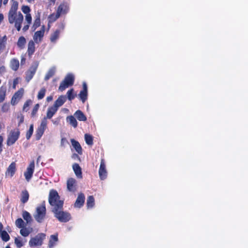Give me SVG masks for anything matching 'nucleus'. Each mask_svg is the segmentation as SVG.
Instances as JSON below:
<instances>
[{"label": "nucleus", "instance_id": "obj_29", "mask_svg": "<svg viewBox=\"0 0 248 248\" xmlns=\"http://www.w3.org/2000/svg\"><path fill=\"white\" fill-rule=\"evenodd\" d=\"M66 120L67 122L74 128H76L78 126V122L76 118L73 116L71 115L67 116Z\"/></svg>", "mask_w": 248, "mask_h": 248}, {"label": "nucleus", "instance_id": "obj_13", "mask_svg": "<svg viewBox=\"0 0 248 248\" xmlns=\"http://www.w3.org/2000/svg\"><path fill=\"white\" fill-rule=\"evenodd\" d=\"M16 171V164L15 162H12L7 168L5 171L6 177H12Z\"/></svg>", "mask_w": 248, "mask_h": 248}, {"label": "nucleus", "instance_id": "obj_23", "mask_svg": "<svg viewBox=\"0 0 248 248\" xmlns=\"http://www.w3.org/2000/svg\"><path fill=\"white\" fill-rule=\"evenodd\" d=\"M66 100V98L65 96L61 95L55 101L53 106L58 109V108L62 106L65 102Z\"/></svg>", "mask_w": 248, "mask_h": 248}, {"label": "nucleus", "instance_id": "obj_63", "mask_svg": "<svg viewBox=\"0 0 248 248\" xmlns=\"http://www.w3.org/2000/svg\"><path fill=\"white\" fill-rule=\"evenodd\" d=\"M2 0H0V8L2 6Z\"/></svg>", "mask_w": 248, "mask_h": 248}, {"label": "nucleus", "instance_id": "obj_45", "mask_svg": "<svg viewBox=\"0 0 248 248\" xmlns=\"http://www.w3.org/2000/svg\"><path fill=\"white\" fill-rule=\"evenodd\" d=\"M32 101L31 99L27 100L23 105V110L27 112L29 110V107Z\"/></svg>", "mask_w": 248, "mask_h": 248}, {"label": "nucleus", "instance_id": "obj_26", "mask_svg": "<svg viewBox=\"0 0 248 248\" xmlns=\"http://www.w3.org/2000/svg\"><path fill=\"white\" fill-rule=\"evenodd\" d=\"M75 115L78 120L80 121H86L87 117L80 110H78L76 111Z\"/></svg>", "mask_w": 248, "mask_h": 248}, {"label": "nucleus", "instance_id": "obj_28", "mask_svg": "<svg viewBox=\"0 0 248 248\" xmlns=\"http://www.w3.org/2000/svg\"><path fill=\"white\" fill-rule=\"evenodd\" d=\"M7 40L6 35L3 36L0 39V54L5 49Z\"/></svg>", "mask_w": 248, "mask_h": 248}, {"label": "nucleus", "instance_id": "obj_48", "mask_svg": "<svg viewBox=\"0 0 248 248\" xmlns=\"http://www.w3.org/2000/svg\"><path fill=\"white\" fill-rule=\"evenodd\" d=\"M15 243L16 247L18 248H21L24 245V243H23L22 241L18 238H15Z\"/></svg>", "mask_w": 248, "mask_h": 248}, {"label": "nucleus", "instance_id": "obj_51", "mask_svg": "<svg viewBox=\"0 0 248 248\" xmlns=\"http://www.w3.org/2000/svg\"><path fill=\"white\" fill-rule=\"evenodd\" d=\"M17 119H19L18 125H20L21 124L24 122V117L22 114H19L17 117Z\"/></svg>", "mask_w": 248, "mask_h": 248}, {"label": "nucleus", "instance_id": "obj_41", "mask_svg": "<svg viewBox=\"0 0 248 248\" xmlns=\"http://www.w3.org/2000/svg\"><path fill=\"white\" fill-rule=\"evenodd\" d=\"M67 98L69 100H72L75 97L76 94L74 93V89H71L67 92Z\"/></svg>", "mask_w": 248, "mask_h": 248}, {"label": "nucleus", "instance_id": "obj_52", "mask_svg": "<svg viewBox=\"0 0 248 248\" xmlns=\"http://www.w3.org/2000/svg\"><path fill=\"white\" fill-rule=\"evenodd\" d=\"M3 141V138L2 136L0 135V154L2 151V143Z\"/></svg>", "mask_w": 248, "mask_h": 248}, {"label": "nucleus", "instance_id": "obj_19", "mask_svg": "<svg viewBox=\"0 0 248 248\" xmlns=\"http://www.w3.org/2000/svg\"><path fill=\"white\" fill-rule=\"evenodd\" d=\"M57 110V108H56L53 105L52 106L49 107L47 110L46 116V117H45L44 118H46V120L47 119H50L53 116V115L56 113Z\"/></svg>", "mask_w": 248, "mask_h": 248}, {"label": "nucleus", "instance_id": "obj_12", "mask_svg": "<svg viewBox=\"0 0 248 248\" xmlns=\"http://www.w3.org/2000/svg\"><path fill=\"white\" fill-rule=\"evenodd\" d=\"M35 168L34 162H31L28 167L26 171L24 172V176L26 180L29 182L31 178Z\"/></svg>", "mask_w": 248, "mask_h": 248}, {"label": "nucleus", "instance_id": "obj_27", "mask_svg": "<svg viewBox=\"0 0 248 248\" xmlns=\"http://www.w3.org/2000/svg\"><path fill=\"white\" fill-rule=\"evenodd\" d=\"M19 66V63L18 60L16 59H13L11 60L10 62V67L11 68L16 71L18 70Z\"/></svg>", "mask_w": 248, "mask_h": 248}, {"label": "nucleus", "instance_id": "obj_34", "mask_svg": "<svg viewBox=\"0 0 248 248\" xmlns=\"http://www.w3.org/2000/svg\"><path fill=\"white\" fill-rule=\"evenodd\" d=\"M55 73V68H51L50 69L47 73L46 74L44 79L46 81L48 80L49 78H50L51 77H52Z\"/></svg>", "mask_w": 248, "mask_h": 248}, {"label": "nucleus", "instance_id": "obj_46", "mask_svg": "<svg viewBox=\"0 0 248 248\" xmlns=\"http://www.w3.org/2000/svg\"><path fill=\"white\" fill-rule=\"evenodd\" d=\"M39 108V104H36L33 107L31 113V117H34L35 116L38 109Z\"/></svg>", "mask_w": 248, "mask_h": 248}, {"label": "nucleus", "instance_id": "obj_21", "mask_svg": "<svg viewBox=\"0 0 248 248\" xmlns=\"http://www.w3.org/2000/svg\"><path fill=\"white\" fill-rule=\"evenodd\" d=\"M71 142L76 152L79 155L82 154V149L79 143L74 139L71 140Z\"/></svg>", "mask_w": 248, "mask_h": 248}, {"label": "nucleus", "instance_id": "obj_42", "mask_svg": "<svg viewBox=\"0 0 248 248\" xmlns=\"http://www.w3.org/2000/svg\"><path fill=\"white\" fill-rule=\"evenodd\" d=\"M1 237L3 241L7 242L10 239V236L5 231H2L1 233Z\"/></svg>", "mask_w": 248, "mask_h": 248}, {"label": "nucleus", "instance_id": "obj_22", "mask_svg": "<svg viewBox=\"0 0 248 248\" xmlns=\"http://www.w3.org/2000/svg\"><path fill=\"white\" fill-rule=\"evenodd\" d=\"M29 193L27 189L22 190L20 194V201L22 203H26L29 200Z\"/></svg>", "mask_w": 248, "mask_h": 248}, {"label": "nucleus", "instance_id": "obj_59", "mask_svg": "<svg viewBox=\"0 0 248 248\" xmlns=\"http://www.w3.org/2000/svg\"><path fill=\"white\" fill-rule=\"evenodd\" d=\"M3 15L2 14H0V23L3 20Z\"/></svg>", "mask_w": 248, "mask_h": 248}, {"label": "nucleus", "instance_id": "obj_37", "mask_svg": "<svg viewBox=\"0 0 248 248\" xmlns=\"http://www.w3.org/2000/svg\"><path fill=\"white\" fill-rule=\"evenodd\" d=\"M15 224L18 228H22L25 226V223L21 218H17L15 221Z\"/></svg>", "mask_w": 248, "mask_h": 248}, {"label": "nucleus", "instance_id": "obj_4", "mask_svg": "<svg viewBox=\"0 0 248 248\" xmlns=\"http://www.w3.org/2000/svg\"><path fill=\"white\" fill-rule=\"evenodd\" d=\"M74 76L72 74H68L61 83L59 90L62 92L68 87L72 86L74 84Z\"/></svg>", "mask_w": 248, "mask_h": 248}, {"label": "nucleus", "instance_id": "obj_15", "mask_svg": "<svg viewBox=\"0 0 248 248\" xmlns=\"http://www.w3.org/2000/svg\"><path fill=\"white\" fill-rule=\"evenodd\" d=\"M85 202V196L83 193H80L78 195V198L75 202L74 206L77 208H81Z\"/></svg>", "mask_w": 248, "mask_h": 248}, {"label": "nucleus", "instance_id": "obj_20", "mask_svg": "<svg viewBox=\"0 0 248 248\" xmlns=\"http://www.w3.org/2000/svg\"><path fill=\"white\" fill-rule=\"evenodd\" d=\"M72 167L76 176L78 178L81 179L82 178V170L81 168L79 166V164L77 163H74Z\"/></svg>", "mask_w": 248, "mask_h": 248}, {"label": "nucleus", "instance_id": "obj_39", "mask_svg": "<svg viewBox=\"0 0 248 248\" xmlns=\"http://www.w3.org/2000/svg\"><path fill=\"white\" fill-rule=\"evenodd\" d=\"M20 234L24 237L28 236L31 233L30 230L25 227L21 228L20 231Z\"/></svg>", "mask_w": 248, "mask_h": 248}, {"label": "nucleus", "instance_id": "obj_2", "mask_svg": "<svg viewBox=\"0 0 248 248\" xmlns=\"http://www.w3.org/2000/svg\"><path fill=\"white\" fill-rule=\"evenodd\" d=\"M8 21L10 24L15 23V26L18 31H20L21 24L23 21V16L19 12H17L9 11L8 13Z\"/></svg>", "mask_w": 248, "mask_h": 248}, {"label": "nucleus", "instance_id": "obj_10", "mask_svg": "<svg viewBox=\"0 0 248 248\" xmlns=\"http://www.w3.org/2000/svg\"><path fill=\"white\" fill-rule=\"evenodd\" d=\"M37 67V64L32 65L26 71L25 79L27 82H29L33 77L36 72Z\"/></svg>", "mask_w": 248, "mask_h": 248}, {"label": "nucleus", "instance_id": "obj_64", "mask_svg": "<svg viewBox=\"0 0 248 248\" xmlns=\"http://www.w3.org/2000/svg\"><path fill=\"white\" fill-rule=\"evenodd\" d=\"M64 25H63V24H62V25H61V29H62V30H63V29H64Z\"/></svg>", "mask_w": 248, "mask_h": 248}, {"label": "nucleus", "instance_id": "obj_30", "mask_svg": "<svg viewBox=\"0 0 248 248\" xmlns=\"http://www.w3.org/2000/svg\"><path fill=\"white\" fill-rule=\"evenodd\" d=\"M26 43V40L24 36H21L19 37V38L18 39L17 42V46L20 49H23L24 48Z\"/></svg>", "mask_w": 248, "mask_h": 248}, {"label": "nucleus", "instance_id": "obj_62", "mask_svg": "<svg viewBox=\"0 0 248 248\" xmlns=\"http://www.w3.org/2000/svg\"><path fill=\"white\" fill-rule=\"evenodd\" d=\"M2 228H3V225L1 223H0V231H1Z\"/></svg>", "mask_w": 248, "mask_h": 248}, {"label": "nucleus", "instance_id": "obj_36", "mask_svg": "<svg viewBox=\"0 0 248 248\" xmlns=\"http://www.w3.org/2000/svg\"><path fill=\"white\" fill-rule=\"evenodd\" d=\"M94 205V199L93 196H89L87 200V206L88 208H92Z\"/></svg>", "mask_w": 248, "mask_h": 248}, {"label": "nucleus", "instance_id": "obj_57", "mask_svg": "<svg viewBox=\"0 0 248 248\" xmlns=\"http://www.w3.org/2000/svg\"><path fill=\"white\" fill-rule=\"evenodd\" d=\"M17 84V79H15L14 80V82H13V88L14 89L16 88V85Z\"/></svg>", "mask_w": 248, "mask_h": 248}, {"label": "nucleus", "instance_id": "obj_11", "mask_svg": "<svg viewBox=\"0 0 248 248\" xmlns=\"http://www.w3.org/2000/svg\"><path fill=\"white\" fill-rule=\"evenodd\" d=\"M24 93V89L20 88L17 92H16L11 100V103L13 106H15L19 102L20 99L22 97Z\"/></svg>", "mask_w": 248, "mask_h": 248}, {"label": "nucleus", "instance_id": "obj_38", "mask_svg": "<svg viewBox=\"0 0 248 248\" xmlns=\"http://www.w3.org/2000/svg\"><path fill=\"white\" fill-rule=\"evenodd\" d=\"M85 140L88 145H92L93 144V138L91 135L88 134H85Z\"/></svg>", "mask_w": 248, "mask_h": 248}, {"label": "nucleus", "instance_id": "obj_56", "mask_svg": "<svg viewBox=\"0 0 248 248\" xmlns=\"http://www.w3.org/2000/svg\"><path fill=\"white\" fill-rule=\"evenodd\" d=\"M67 141L65 138H62L61 140V144L63 145L64 143L67 142Z\"/></svg>", "mask_w": 248, "mask_h": 248}, {"label": "nucleus", "instance_id": "obj_3", "mask_svg": "<svg viewBox=\"0 0 248 248\" xmlns=\"http://www.w3.org/2000/svg\"><path fill=\"white\" fill-rule=\"evenodd\" d=\"M46 215V208L45 202L38 206L36 209V213L34 215V217L36 221L38 223H41L44 220Z\"/></svg>", "mask_w": 248, "mask_h": 248}, {"label": "nucleus", "instance_id": "obj_35", "mask_svg": "<svg viewBox=\"0 0 248 248\" xmlns=\"http://www.w3.org/2000/svg\"><path fill=\"white\" fill-rule=\"evenodd\" d=\"M60 16L56 12V13H52L48 16V21L49 23H53L55 22L57 19L59 18Z\"/></svg>", "mask_w": 248, "mask_h": 248}, {"label": "nucleus", "instance_id": "obj_9", "mask_svg": "<svg viewBox=\"0 0 248 248\" xmlns=\"http://www.w3.org/2000/svg\"><path fill=\"white\" fill-rule=\"evenodd\" d=\"M98 173L99 178L101 180H104L107 178L108 173L106 168L105 161L103 158L101 160Z\"/></svg>", "mask_w": 248, "mask_h": 248}, {"label": "nucleus", "instance_id": "obj_24", "mask_svg": "<svg viewBox=\"0 0 248 248\" xmlns=\"http://www.w3.org/2000/svg\"><path fill=\"white\" fill-rule=\"evenodd\" d=\"M34 43L35 42L31 40L28 43L27 52L29 56H31L35 52V47Z\"/></svg>", "mask_w": 248, "mask_h": 248}, {"label": "nucleus", "instance_id": "obj_49", "mask_svg": "<svg viewBox=\"0 0 248 248\" xmlns=\"http://www.w3.org/2000/svg\"><path fill=\"white\" fill-rule=\"evenodd\" d=\"M21 10L22 12L26 15L30 14V12L31 11V9L30 7L27 5L22 6Z\"/></svg>", "mask_w": 248, "mask_h": 248}, {"label": "nucleus", "instance_id": "obj_7", "mask_svg": "<svg viewBox=\"0 0 248 248\" xmlns=\"http://www.w3.org/2000/svg\"><path fill=\"white\" fill-rule=\"evenodd\" d=\"M47 121L46 118H43L40 125L37 128L36 131V139L39 140L44 134L45 130L47 128Z\"/></svg>", "mask_w": 248, "mask_h": 248}, {"label": "nucleus", "instance_id": "obj_61", "mask_svg": "<svg viewBox=\"0 0 248 248\" xmlns=\"http://www.w3.org/2000/svg\"><path fill=\"white\" fill-rule=\"evenodd\" d=\"M8 0H3V4L6 5L8 3Z\"/></svg>", "mask_w": 248, "mask_h": 248}, {"label": "nucleus", "instance_id": "obj_55", "mask_svg": "<svg viewBox=\"0 0 248 248\" xmlns=\"http://www.w3.org/2000/svg\"><path fill=\"white\" fill-rule=\"evenodd\" d=\"M5 72V67L4 66L0 67V73H3Z\"/></svg>", "mask_w": 248, "mask_h": 248}, {"label": "nucleus", "instance_id": "obj_60", "mask_svg": "<svg viewBox=\"0 0 248 248\" xmlns=\"http://www.w3.org/2000/svg\"><path fill=\"white\" fill-rule=\"evenodd\" d=\"M25 62V58H22L21 59V63H23V62Z\"/></svg>", "mask_w": 248, "mask_h": 248}, {"label": "nucleus", "instance_id": "obj_50", "mask_svg": "<svg viewBox=\"0 0 248 248\" xmlns=\"http://www.w3.org/2000/svg\"><path fill=\"white\" fill-rule=\"evenodd\" d=\"M25 20L27 23L31 24L32 21L31 16L30 14H27L25 16Z\"/></svg>", "mask_w": 248, "mask_h": 248}, {"label": "nucleus", "instance_id": "obj_58", "mask_svg": "<svg viewBox=\"0 0 248 248\" xmlns=\"http://www.w3.org/2000/svg\"><path fill=\"white\" fill-rule=\"evenodd\" d=\"M53 99V97L52 96H47L46 98V100L48 102H49Z\"/></svg>", "mask_w": 248, "mask_h": 248}, {"label": "nucleus", "instance_id": "obj_40", "mask_svg": "<svg viewBox=\"0 0 248 248\" xmlns=\"http://www.w3.org/2000/svg\"><path fill=\"white\" fill-rule=\"evenodd\" d=\"M33 132V125L31 124L30 126L29 129L28 130V131L26 133V139L28 140H29L31 137L32 134Z\"/></svg>", "mask_w": 248, "mask_h": 248}, {"label": "nucleus", "instance_id": "obj_33", "mask_svg": "<svg viewBox=\"0 0 248 248\" xmlns=\"http://www.w3.org/2000/svg\"><path fill=\"white\" fill-rule=\"evenodd\" d=\"M22 217H23L24 219L26 220L27 224L31 223V222L32 221L31 214L26 211H23Z\"/></svg>", "mask_w": 248, "mask_h": 248}, {"label": "nucleus", "instance_id": "obj_25", "mask_svg": "<svg viewBox=\"0 0 248 248\" xmlns=\"http://www.w3.org/2000/svg\"><path fill=\"white\" fill-rule=\"evenodd\" d=\"M58 235L57 233L50 235L48 242L49 248H53L56 245V243L58 241Z\"/></svg>", "mask_w": 248, "mask_h": 248}, {"label": "nucleus", "instance_id": "obj_6", "mask_svg": "<svg viewBox=\"0 0 248 248\" xmlns=\"http://www.w3.org/2000/svg\"><path fill=\"white\" fill-rule=\"evenodd\" d=\"M46 235L44 233H39L34 237L31 238L29 241L31 247L41 246L43 240L46 238Z\"/></svg>", "mask_w": 248, "mask_h": 248}, {"label": "nucleus", "instance_id": "obj_1", "mask_svg": "<svg viewBox=\"0 0 248 248\" xmlns=\"http://www.w3.org/2000/svg\"><path fill=\"white\" fill-rule=\"evenodd\" d=\"M48 202L52 206V212L54 217L61 222H67L71 218L70 214L63 210V201L60 200V197L57 190L51 189L48 196Z\"/></svg>", "mask_w": 248, "mask_h": 248}, {"label": "nucleus", "instance_id": "obj_44", "mask_svg": "<svg viewBox=\"0 0 248 248\" xmlns=\"http://www.w3.org/2000/svg\"><path fill=\"white\" fill-rule=\"evenodd\" d=\"M13 1V2L9 11H12V12H17L18 5V2L17 1H15L14 0Z\"/></svg>", "mask_w": 248, "mask_h": 248}, {"label": "nucleus", "instance_id": "obj_17", "mask_svg": "<svg viewBox=\"0 0 248 248\" xmlns=\"http://www.w3.org/2000/svg\"><path fill=\"white\" fill-rule=\"evenodd\" d=\"M41 15L40 13H38L36 15L35 17V19L33 22V24L31 26V29L32 31H34L37 28L40 26L41 25Z\"/></svg>", "mask_w": 248, "mask_h": 248}, {"label": "nucleus", "instance_id": "obj_18", "mask_svg": "<svg viewBox=\"0 0 248 248\" xmlns=\"http://www.w3.org/2000/svg\"><path fill=\"white\" fill-rule=\"evenodd\" d=\"M69 10L68 6L65 3H61L58 7L57 13L60 16L61 15L66 14Z\"/></svg>", "mask_w": 248, "mask_h": 248}, {"label": "nucleus", "instance_id": "obj_53", "mask_svg": "<svg viewBox=\"0 0 248 248\" xmlns=\"http://www.w3.org/2000/svg\"><path fill=\"white\" fill-rule=\"evenodd\" d=\"M30 24H29L28 23H27V25H25L23 29H22V30L24 32H25L26 31H28L29 29V27H30Z\"/></svg>", "mask_w": 248, "mask_h": 248}, {"label": "nucleus", "instance_id": "obj_47", "mask_svg": "<svg viewBox=\"0 0 248 248\" xmlns=\"http://www.w3.org/2000/svg\"><path fill=\"white\" fill-rule=\"evenodd\" d=\"M10 108V106L9 104L7 103H5L2 106L1 111L3 112H7V111H8L9 110Z\"/></svg>", "mask_w": 248, "mask_h": 248}, {"label": "nucleus", "instance_id": "obj_8", "mask_svg": "<svg viewBox=\"0 0 248 248\" xmlns=\"http://www.w3.org/2000/svg\"><path fill=\"white\" fill-rule=\"evenodd\" d=\"M45 29L46 27L44 25H43L41 26L40 31H38L35 32L33 36V39L36 43L38 44L42 41L45 34Z\"/></svg>", "mask_w": 248, "mask_h": 248}, {"label": "nucleus", "instance_id": "obj_16", "mask_svg": "<svg viewBox=\"0 0 248 248\" xmlns=\"http://www.w3.org/2000/svg\"><path fill=\"white\" fill-rule=\"evenodd\" d=\"M67 188L69 191L74 192L76 190V180L74 178H70L67 180Z\"/></svg>", "mask_w": 248, "mask_h": 248}, {"label": "nucleus", "instance_id": "obj_14", "mask_svg": "<svg viewBox=\"0 0 248 248\" xmlns=\"http://www.w3.org/2000/svg\"><path fill=\"white\" fill-rule=\"evenodd\" d=\"M78 96L83 103H84L87 99L88 87L85 82H83L82 83V90L80 91Z\"/></svg>", "mask_w": 248, "mask_h": 248}, {"label": "nucleus", "instance_id": "obj_32", "mask_svg": "<svg viewBox=\"0 0 248 248\" xmlns=\"http://www.w3.org/2000/svg\"><path fill=\"white\" fill-rule=\"evenodd\" d=\"M6 93V88L1 86L0 87V103L5 100Z\"/></svg>", "mask_w": 248, "mask_h": 248}, {"label": "nucleus", "instance_id": "obj_5", "mask_svg": "<svg viewBox=\"0 0 248 248\" xmlns=\"http://www.w3.org/2000/svg\"><path fill=\"white\" fill-rule=\"evenodd\" d=\"M20 136V131L18 128L12 130L8 135L6 144L7 146L13 145L18 139Z\"/></svg>", "mask_w": 248, "mask_h": 248}, {"label": "nucleus", "instance_id": "obj_54", "mask_svg": "<svg viewBox=\"0 0 248 248\" xmlns=\"http://www.w3.org/2000/svg\"><path fill=\"white\" fill-rule=\"evenodd\" d=\"M72 157L74 159H78L80 160V157L78 156V155L77 154H73Z\"/></svg>", "mask_w": 248, "mask_h": 248}, {"label": "nucleus", "instance_id": "obj_31", "mask_svg": "<svg viewBox=\"0 0 248 248\" xmlns=\"http://www.w3.org/2000/svg\"><path fill=\"white\" fill-rule=\"evenodd\" d=\"M60 33L59 30H56L50 37V40L52 43H55L56 41L59 38Z\"/></svg>", "mask_w": 248, "mask_h": 248}, {"label": "nucleus", "instance_id": "obj_43", "mask_svg": "<svg viewBox=\"0 0 248 248\" xmlns=\"http://www.w3.org/2000/svg\"><path fill=\"white\" fill-rule=\"evenodd\" d=\"M46 92V89L45 88H42L38 92L37 98L39 100L43 99L45 95Z\"/></svg>", "mask_w": 248, "mask_h": 248}]
</instances>
